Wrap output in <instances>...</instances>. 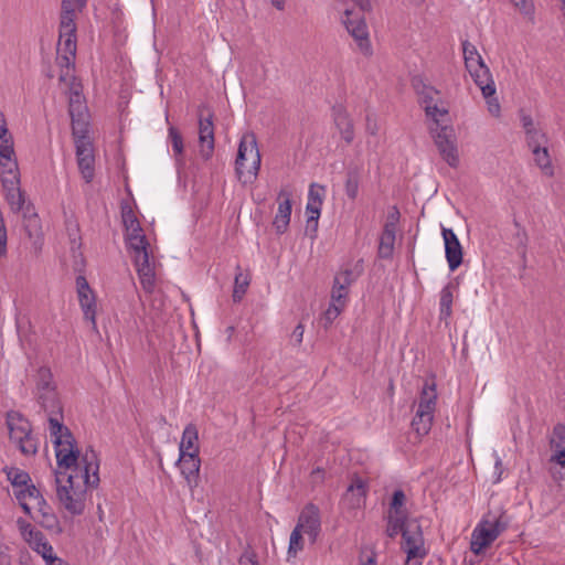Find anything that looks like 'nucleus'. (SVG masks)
Segmentation results:
<instances>
[{"mask_svg": "<svg viewBox=\"0 0 565 565\" xmlns=\"http://www.w3.org/2000/svg\"><path fill=\"white\" fill-rule=\"evenodd\" d=\"M74 461L60 465L56 458L55 470L56 498L60 507L70 515H82L88 501V490L99 484V460L93 449H86L82 456L72 443Z\"/></svg>", "mask_w": 565, "mask_h": 565, "instance_id": "nucleus-1", "label": "nucleus"}, {"mask_svg": "<svg viewBox=\"0 0 565 565\" xmlns=\"http://www.w3.org/2000/svg\"><path fill=\"white\" fill-rule=\"evenodd\" d=\"M34 396L46 413L51 441L54 445L55 457L60 465H68L74 461L72 443L74 437L71 430L63 424V407L53 380V373L49 366H40L33 375Z\"/></svg>", "mask_w": 565, "mask_h": 565, "instance_id": "nucleus-2", "label": "nucleus"}, {"mask_svg": "<svg viewBox=\"0 0 565 565\" xmlns=\"http://www.w3.org/2000/svg\"><path fill=\"white\" fill-rule=\"evenodd\" d=\"M507 529L508 520L504 512L489 511L471 533V552L476 555L482 554Z\"/></svg>", "mask_w": 565, "mask_h": 565, "instance_id": "nucleus-3", "label": "nucleus"}, {"mask_svg": "<svg viewBox=\"0 0 565 565\" xmlns=\"http://www.w3.org/2000/svg\"><path fill=\"white\" fill-rule=\"evenodd\" d=\"M262 163L257 139L254 132H246L242 136L235 160V171L244 183L253 182L259 172Z\"/></svg>", "mask_w": 565, "mask_h": 565, "instance_id": "nucleus-4", "label": "nucleus"}, {"mask_svg": "<svg viewBox=\"0 0 565 565\" xmlns=\"http://www.w3.org/2000/svg\"><path fill=\"white\" fill-rule=\"evenodd\" d=\"M0 181L10 210H21L24 203V192L20 186V171L15 153L0 157Z\"/></svg>", "mask_w": 565, "mask_h": 565, "instance_id": "nucleus-5", "label": "nucleus"}, {"mask_svg": "<svg viewBox=\"0 0 565 565\" xmlns=\"http://www.w3.org/2000/svg\"><path fill=\"white\" fill-rule=\"evenodd\" d=\"M7 427L10 441L25 456H34L39 449V439L33 434L32 425L22 414L11 411L7 414Z\"/></svg>", "mask_w": 565, "mask_h": 565, "instance_id": "nucleus-6", "label": "nucleus"}, {"mask_svg": "<svg viewBox=\"0 0 565 565\" xmlns=\"http://www.w3.org/2000/svg\"><path fill=\"white\" fill-rule=\"evenodd\" d=\"M437 404L436 384L426 382L420 391L415 416L411 423L418 438L426 436L433 426Z\"/></svg>", "mask_w": 565, "mask_h": 565, "instance_id": "nucleus-7", "label": "nucleus"}, {"mask_svg": "<svg viewBox=\"0 0 565 565\" xmlns=\"http://www.w3.org/2000/svg\"><path fill=\"white\" fill-rule=\"evenodd\" d=\"M401 548L406 553L405 565H420L427 555L420 524L408 521L402 534Z\"/></svg>", "mask_w": 565, "mask_h": 565, "instance_id": "nucleus-8", "label": "nucleus"}, {"mask_svg": "<svg viewBox=\"0 0 565 565\" xmlns=\"http://www.w3.org/2000/svg\"><path fill=\"white\" fill-rule=\"evenodd\" d=\"M430 134L441 158L451 168H457L459 166V152L454 127L437 124L436 127H430Z\"/></svg>", "mask_w": 565, "mask_h": 565, "instance_id": "nucleus-9", "label": "nucleus"}, {"mask_svg": "<svg viewBox=\"0 0 565 565\" xmlns=\"http://www.w3.org/2000/svg\"><path fill=\"white\" fill-rule=\"evenodd\" d=\"M214 114L203 106L199 109V156L203 161H209L214 153Z\"/></svg>", "mask_w": 565, "mask_h": 565, "instance_id": "nucleus-10", "label": "nucleus"}, {"mask_svg": "<svg viewBox=\"0 0 565 565\" xmlns=\"http://www.w3.org/2000/svg\"><path fill=\"white\" fill-rule=\"evenodd\" d=\"M74 137L78 170L85 182L89 183L95 177L94 146L90 139L86 136V132L78 134Z\"/></svg>", "mask_w": 565, "mask_h": 565, "instance_id": "nucleus-11", "label": "nucleus"}, {"mask_svg": "<svg viewBox=\"0 0 565 565\" xmlns=\"http://www.w3.org/2000/svg\"><path fill=\"white\" fill-rule=\"evenodd\" d=\"M341 21L356 41L360 51L365 55L371 54L367 26L362 15L353 10L345 9Z\"/></svg>", "mask_w": 565, "mask_h": 565, "instance_id": "nucleus-12", "label": "nucleus"}, {"mask_svg": "<svg viewBox=\"0 0 565 565\" xmlns=\"http://www.w3.org/2000/svg\"><path fill=\"white\" fill-rule=\"evenodd\" d=\"M70 88V106L68 111L72 118L73 135L87 132V125L85 121L86 106L84 104V97L81 93V85L76 81L71 84H64Z\"/></svg>", "mask_w": 565, "mask_h": 565, "instance_id": "nucleus-13", "label": "nucleus"}, {"mask_svg": "<svg viewBox=\"0 0 565 565\" xmlns=\"http://www.w3.org/2000/svg\"><path fill=\"white\" fill-rule=\"evenodd\" d=\"M76 291L79 306L83 310L84 318L90 322L94 330L97 329L96 324V299L93 290L90 289L87 279L79 275L76 277Z\"/></svg>", "mask_w": 565, "mask_h": 565, "instance_id": "nucleus-14", "label": "nucleus"}, {"mask_svg": "<svg viewBox=\"0 0 565 565\" xmlns=\"http://www.w3.org/2000/svg\"><path fill=\"white\" fill-rule=\"evenodd\" d=\"M302 533H306L312 543L316 542L321 531L320 510L313 503H308L299 514L297 525Z\"/></svg>", "mask_w": 565, "mask_h": 565, "instance_id": "nucleus-15", "label": "nucleus"}, {"mask_svg": "<svg viewBox=\"0 0 565 565\" xmlns=\"http://www.w3.org/2000/svg\"><path fill=\"white\" fill-rule=\"evenodd\" d=\"M278 209L273 221V226L277 234H284L290 223L291 216V192L282 188L280 189L278 196Z\"/></svg>", "mask_w": 565, "mask_h": 565, "instance_id": "nucleus-16", "label": "nucleus"}, {"mask_svg": "<svg viewBox=\"0 0 565 565\" xmlns=\"http://www.w3.org/2000/svg\"><path fill=\"white\" fill-rule=\"evenodd\" d=\"M441 235L445 243L446 259L450 270L457 269L462 263V247L451 228H441Z\"/></svg>", "mask_w": 565, "mask_h": 565, "instance_id": "nucleus-17", "label": "nucleus"}, {"mask_svg": "<svg viewBox=\"0 0 565 565\" xmlns=\"http://www.w3.org/2000/svg\"><path fill=\"white\" fill-rule=\"evenodd\" d=\"M178 463L180 465L181 475L184 477L190 490L199 486V473L201 468V459L199 454H180Z\"/></svg>", "mask_w": 565, "mask_h": 565, "instance_id": "nucleus-18", "label": "nucleus"}, {"mask_svg": "<svg viewBox=\"0 0 565 565\" xmlns=\"http://www.w3.org/2000/svg\"><path fill=\"white\" fill-rule=\"evenodd\" d=\"M142 288L152 292L156 282L154 264L150 260L149 254H143L134 259Z\"/></svg>", "mask_w": 565, "mask_h": 565, "instance_id": "nucleus-19", "label": "nucleus"}, {"mask_svg": "<svg viewBox=\"0 0 565 565\" xmlns=\"http://www.w3.org/2000/svg\"><path fill=\"white\" fill-rule=\"evenodd\" d=\"M324 195L326 188L323 185L312 183L309 186L308 202L306 206L308 214V223L315 222V224L317 225V222L320 217Z\"/></svg>", "mask_w": 565, "mask_h": 565, "instance_id": "nucleus-20", "label": "nucleus"}, {"mask_svg": "<svg viewBox=\"0 0 565 565\" xmlns=\"http://www.w3.org/2000/svg\"><path fill=\"white\" fill-rule=\"evenodd\" d=\"M476 85L481 89L483 97L495 95V84L489 67L482 63L468 71Z\"/></svg>", "mask_w": 565, "mask_h": 565, "instance_id": "nucleus-21", "label": "nucleus"}, {"mask_svg": "<svg viewBox=\"0 0 565 565\" xmlns=\"http://www.w3.org/2000/svg\"><path fill=\"white\" fill-rule=\"evenodd\" d=\"M332 116L341 138L347 143H351L354 139V126L348 111L342 106H335L332 109Z\"/></svg>", "mask_w": 565, "mask_h": 565, "instance_id": "nucleus-22", "label": "nucleus"}, {"mask_svg": "<svg viewBox=\"0 0 565 565\" xmlns=\"http://www.w3.org/2000/svg\"><path fill=\"white\" fill-rule=\"evenodd\" d=\"M13 213H22L23 215V227L29 238L39 237L41 235V221L39 215L35 213L34 207L24 200L21 210L12 211Z\"/></svg>", "mask_w": 565, "mask_h": 565, "instance_id": "nucleus-23", "label": "nucleus"}, {"mask_svg": "<svg viewBox=\"0 0 565 565\" xmlns=\"http://www.w3.org/2000/svg\"><path fill=\"white\" fill-rule=\"evenodd\" d=\"M364 266L363 259H359L355 262H350L345 264L334 276V280L337 284H342L348 286L358 280V278L363 274Z\"/></svg>", "mask_w": 565, "mask_h": 565, "instance_id": "nucleus-24", "label": "nucleus"}, {"mask_svg": "<svg viewBox=\"0 0 565 565\" xmlns=\"http://www.w3.org/2000/svg\"><path fill=\"white\" fill-rule=\"evenodd\" d=\"M395 237L394 222H386L379 241V257L390 258L393 255Z\"/></svg>", "mask_w": 565, "mask_h": 565, "instance_id": "nucleus-25", "label": "nucleus"}, {"mask_svg": "<svg viewBox=\"0 0 565 565\" xmlns=\"http://www.w3.org/2000/svg\"><path fill=\"white\" fill-rule=\"evenodd\" d=\"M180 454H199V431L194 424H188L183 429L179 445Z\"/></svg>", "mask_w": 565, "mask_h": 565, "instance_id": "nucleus-26", "label": "nucleus"}, {"mask_svg": "<svg viewBox=\"0 0 565 565\" xmlns=\"http://www.w3.org/2000/svg\"><path fill=\"white\" fill-rule=\"evenodd\" d=\"M457 285L448 282L440 291L439 298V319L447 321L452 315V302Z\"/></svg>", "mask_w": 565, "mask_h": 565, "instance_id": "nucleus-27", "label": "nucleus"}, {"mask_svg": "<svg viewBox=\"0 0 565 565\" xmlns=\"http://www.w3.org/2000/svg\"><path fill=\"white\" fill-rule=\"evenodd\" d=\"M367 493V486L361 478H354L349 486L345 499L350 500L352 508H360L365 500Z\"/></svg>", "mask_w": 565, "mask_h": 565, "instance_id": "nucleus-28", "label": "nucleus"}, {"mask_svg": "<svg viewBox=\"0 0 565 565\" xmlns=\"http://www.w3.org/2000/svg\"><path fill=\"white\" fill-rule=\"evenodd\" d=\"M74 61L75 55L57 53L56 63L60 67L58 79L62 84H71V82L76 81L74 76Z\"/></svg>", "mask_w": 565, "mask_h": 565, "instance_id": "nucleus-29", "label": "nucleus"}, {"mask_svg": "<svg viewBox=\"0 0 565 565\" xmlns=\"http://www.w3.org/2000/svg\"><path fill=\"white\" fill-rule=\"evenodd\" d=\"M413 86L419 96L422 105L427 106L440 100V93L435 87L425 83L422 78H415Z\"/></svg>", "mask_w": 565, "mask_h": 565, "instance_id": "nucleus-30", "label": "nucleus"}, {"mask_svg": "<svg viewBox=\"0 0 565 565\" xmlns=\"http://www.w3.org/2000/svg\"><path fill=\"white\" fill-rule=\"evenodd\" d=\"M14 140L9 131L4 114L0 111V157L14 154Z\"/></svg>", "mask_w": 565, "mask_h": 565, "instance_id": "nucleus-31", "label": "nucleus"}, {"mask_svg": "<svg viewBox=\"0 0 565 565\" xmlns=\"http://www.w3.org/2000/svg\"><path fill=\"white\" fill-rule=\"evenodd\" d=\"M14 497L19 501L20 507L24 513L31 515V507L29 505L28 500H33L35 502L43 495L41 494L40 490L30 482L25 488L14 490Z\"/></svg>", "mask_w": 565, "mask_h": 565, "instance_id": "nucleus-32", "label": "nucleus"}, {"mask_svg": "<svg viewBox=\"0 0 565 565\" xmlns=\"http://www.w3.org/2000/svg\"><path fill=\"white\" fill-rule=\"evenodd\" d=\"M3 472L8 481L11 483L13 491L25 488L31 482L30 475L17 467H4Z\"/></svg>", "mask_w": 565, "mask_h": 565, "instance_id": "nucleus-33", "label": "nucleus"}, {"mask_svg": "<svg viewBox=\"0 0 565 565\" xmlns=\"http://www.w3.org/2000/svg\"><path fill=\"white\" fill-rule=\"evenodd\" d=\"M532 153L536 166L542 170V172L547 177H553L554 169L547 147L535 146V149L532 150Z\"/></svg>", "mask_w": 565, "mask_h": 565, "instance_id": "nucleus-34", "label": "nucleus"}, {"mask_svg": "<svg viewBox=\"0 0 565 565\" xmlns=\"http://www.w3.org/2000/svg\"><path fill=\"white\" fill-rule=\"evenodd\" d=\"M462 52H463L465 65L468 71L473 67H477V65L484 63L481 55L478 53L476 46L472 43H470L469 41L462 42Z\"/></svg>", "mask_w": 565, "mask_h": 565, "instance_id": "nucleus-35", "label": "nucleus"}, {"mask_svg": "<svg viewBox=\"0 0 565 565\" xmlns=\"http://www.w3.org/2000/svg\"><path fill=\"white\" fill-rule=\"evenodd\" d=\"M360 188V173L356 170H350L347 172L344 182V192L347 196L354 201L359 195Z\"/></svg>", "mask_w": 565, "mask_h": 565, "instance_id": "nucleus-36", "label": "nucleus"}, {"mask_svg": "<svg viewBox=\"0 0 565 565\" xmlns=\"http://www.w3.org/2000/svg\"><path fill=\"white\" fill-rule=\"evenodd\" d=\"M408 521H406V515H397L387 513V526L386 534L390 537H395L398 533L403 534V531Z\"/></svg>", "mask_w": 565, "mask_h": 565, "instance_id": "nucleus-37", "label": "nucleus"}, {"mask_svg": "<svg viewBox=\"0 0 565 565\" xmlns=\"http://www.w3.org/2000/svg\"><path fill=\"white\" fill-rule=\"evenodd\" d=\"M127 244L132 252L134 259H137L143 254H149V243L145 234L130 237L127 239Z\"/></svg>", "mask_w": 565, "mask_h": 565, "instance_id": "nucleus-38", "label": "nucleus"}, {"mask_svg": "<svg viewBox=\"0 0 565 565\" xmlns=\"http://www.w3.org/2000/svg\"><path fill=\"white\" fill-rule=\"evenodd\" d=\"M248 286H249V276L247 274H243L242 271H238L235 275L234 290H233V296H232L234 302H239L243 299Z\"/></svg>", "mask_w": 565, "mask_h": 565, "instance_id": "nucleus-39", "label": "nucleus"}, {"mask_svg": "<svg viewBox=\"0 0 565 565\" xmlns=\"http://www.w3.org/2000/svg\"><path fill=\"white\" fill-rule=\"evenodd\" d=\"M514 8L531 23L535 21V6L533 0H510Z\"/></svg>", "mask_w": 565, "mask_h": 565, "instance_id": "nucleus-40", "label": "nucleus"}, {"mask_svg": "<svg viewBox=\"0 0 565 565\" xmlns=\"http://www.w3.org/2000/svg\"><path fill=\"white\" fill-rule=\"evenodd\" d=\"M76 15L77 13L74 12H61L60 34L71 35V33H76Z\"/></svg>", "mask_w": 565, "mask_h": 565, "instance_id": "nucleus-41", "label": "nucleus"}, {"mask_svg": "<svg viewBox=\"0 0 565 565\" xmlns=\"http://www.w3.org/2000/svg\"><path fill=\"white\" fill-rule=\"evenodd\" d=\"M406 502V495L403 490H395L392 495V501L390 504V509L387 513L397 514V515H406L404 510V505Z\"/></svg>", "mask_w": 565, "mask_h": 565, "instance_id": "nucleus-42", "label": "nucleus"}, {"mask_svg": "<svg viewBox=\"0 0 565 565\" xmlns=\"http://www.w3.org/2000/svg\"><path fill=\"white\" fill-rule=\"evenodd\" d=\"M57 53L76 55V33H71V35L60 34Z\"/></svg>", "mask_w": 565, "mask_h": 565, "instance_id": "nucleus-43", "label": "nucleus"}, {"mask_svg": "<svg viewBox=\"0 0 565 565\" xmlns=\"http://www.w3.org/2000/svg\"><path fill=\"white\" fill-rule=\"evenodd\" d=\"M303 548L302 532L295 527L290 534L288 546V558L296 557L297 554Z\"/></svg>", "mask_w": 565, "mask_h": 565, "instance_id": "nucleus-44", "label": "nucleus"}, {"mask_svg": "<svg viewBox=\"0 0 565 565\" xmlns=\"http://www.w3.org/2000/svg\"><path fill=\"white\" fill-rule=\"evenodd\" d=\"M349 297V287L342 284H337L333 280V287L331 292V301L340 303L345 307Z\"/></svg>", "mask_w": 565, "mask_h": 565, "instance_id": "nucleus-45", "label": "nucleus"}, {"mask_svg": "<svg viewBox=\"0 0 565 565\" xmlns=\"http://www.w3.org/2000/svg\"><path fill=\"white\" fill-rule=\"evenodd\" d=\"M526 141H527V146L530 147V149L534 150L535 146H539V147L546 146L547 138H546V135L542 130L536 128L534 130L527 131Z\"/></svg>", "mask_w": 565, "mask_h": 565, "instance_id": "nucleus-46", "label": "nucleus"}, {"mask_svg": "<svg viewBox=\"0 0 565 565\" xmlns=\"http://www.w3.org/2000/svg\"><path fill=\"white\" fill-rule=\"evenodd\" d=\"M344 306L332 302L329 305L327 310L323 313L324 328H328L342 312Z\"/></svg>", "mask_w": 565, "mask_h": 565, "instance_id": "nucleus-47", "label": "nucleus"}, {"mask_svg": "<svg viewBox=\"0 0 565 565\" xmlns=\"http://www.w3.org/2000/svg\"><path fill=\"white\" fill-rule=\"evenodd\" d=\"M169 138L171 140L173 152L177 157H181L183 154V139L181 134L175 128L169 129Z\"/></svg>", "mask_w": 565, "mask_h": 565, "instance_id": "nucleus-48", "label": "nucleus"}, {"mask_svg": "<svg viewBox=\"0 0 565 565\" xmlns=\"http://www.w3.org/2000/svg\"><path fill=\"white\" fill-rule=\"evenodd\" d=\"M438 103L439 102H435L424 107L426 115L434 120L433 127H436V125L439 124V117H443L448 113L447 109L440 108Z\"/></svg>", "mask_w": 565, "mask_h": 565, "instance_id": "nucleus-49", "label": "nucleus"}, {"mask_svg": "<svg viewBox=\"0 0 565 565\" xmlns=\"http://www.w3.org/2000/svg\"><path fill=\"white\" fill-rule=\"evenodd\" d=\"M39 522L41 523L42 526H44L47 530L61 531V529L58 526V520H57L56 515L54 514L53 510L47 513L41 514L39 518Z\"/></svg>", "mask_w": 565, "mask_h": 565, "instance_id": "nucleus-50", "label": "nucleus"}, {"mask_svg": "<svg viewBox=\"0 0 565 565\" xmlns=\"http://www.w3.org/2000/svg\"><path fill=\"white\" fill-rule=\"evenodd\" d=\"M88 0H62V11L78 13L86 7Z\"/></svg>", "mask_w": 565, "mask_h": 565, "instance_id": "nucleus-51", "label": "nucleus"}, {"mask_svg": "<svg viewBox=\"0 0 565 565\" xmlns=\"http://www.w3.org/2000/svg\"><path fill=\"white\" fill-rule=\"evenodd\" d=\"M34 552L40 554L43 557V559L45 561V563H47L51 558H53L55 556L53 547L47 542L46 539L40 544V546L36 550H34Z\"/></svg>", "mask_w": 565, "mask_h": 565, "instance_id": "nucleus-52", "label": "nucleus"}, {"mask_svg": "<svg viewBox=\"0 0 565 565\" xmlns=\"http://www.w3.org/2000/svg\"><path fill=\"white\" fill-rule=\"evenodd\" d=\"M379 130L380 126L376 118L373 115L367 114L365 117V132L371 137H376Z\"/></svg>", "mask_w": 565, "mask_h": 565, "instance_id": "nucleus-53", "label": "nucleus"}, {"mask_svg": "<svg viewBox=\"0 0 565 565\" xmlns=\"http://www.w3.org/2000/svg\"><path fill=\"white\" fill-rule=\"evenodd\" d=\"M17 527H18L22 539H25L26 536H31L33 531L36 530L30 522H28L25 519H22V518H19L17 520Z\"/></svg>", "mask_w": 565, "mask_h": 565, "instance_id": "nucleus-54", "label": "nucleus"}, {"mask_svg": "<svg viewBox=\"0 0 565 565\" xmlns=\"http://www.w3.org/2000/svg\"><path fill=\"white\" fill-rule=\"evenodd\" d=\"M122 222L125 228L140 225L136 214L131 209H122Z\"/></svg>", "mask_w": 565, "mask_h": 565, "instance_id": "nucleus-55", "label": "nucleus"}, {"mask_svg": "<svg viewBox=\"0 0 565 565\" xmlns=\"http://www.w3.org/2000/svg\"><path fill=\"white\" fill-rule=\"evenodd\" d=\"M23 540L34 551L40 546V544L45 540V537L41 531L34 530L33 533L31 534V536H26Z\"/></svg>", "mask_w": 565, "mask_h": 565, "instance_id": "nucleus-56", "label": "nucleus"}, {"mask_svg": "<svg viewBox=\"0 0 565 565\" xmlns=\"http://www.w3.org/2000/svg\"><path fill=\"white\" fill-rule=\"evenodd\" d=\"M484 98L487 100L488 111L493 117H499L500 116V111H501V107H500V104H499L498 99L494 97V95H490V96L484 97Z\"/></svg>", "mask_w": 565, "mask_h": 565, "instance_id": "nucleus-57", "label": "nucleus"}, {"mask_svg": "<svg viewBox=\"0 0 565 565\" xmlns=\"http://www.w3.org/2000/svg\"><path fill=\"white\" fill-rule=\"evenodd\" d=\"M305 327L302 323H298L291 333V339L296 345H300L303 339Z\"/></svg>", "mask_w": 565, "mask_h": 565, "instance_id": "nucleus-58", "label": "nucleus"}, {"mask_svg": "<svg viewBox=\"0 0 565 565\" xmlns=\"http://www.w3.org/2000/svg\"><path fill=\"white\" fill-rule=\"evenodd\" d=\"M554 435L559 439L557 447L565 446V425L557 424L553 429Z\"/></svg>", "mask_w": 565, "mask_h": 565, "instance_id": "nucleus-59", "label": "nucleus"}, {"mask_svg": "<svg viewBox=\"0 0 565 565\" xmlns=\"http://www.w3.org/2000/svg\"><path fill=\"white\" fill-rule=\"evenodd\" d=\"M34 503H35V508L38 509V512L40 515L53 510L51 508V505L46 502L44 497L39 498V500H36Z\"/></svg>", "mask_w": 565, "mask_h": 565, "instance_id": "nucleus-60", "label": "nucleus"}, {"mask_svg": "<svg viewBox=\"0 0 565 565\" xmlns=\"http://www.w3.org/2000/svg\"><path fill=\"white\" fill-rule=\"evenodd\" d=\"M551 461L565 468V445L551 457Z\"/></svg>", "mask_w": 565, "mask_h": 565, "instance_id": "nucleus-61", "label": "nucleus"}, {"mask_svg": "<svg viewBox=\"0 0 565 565\" xmlns=\"http://www.w3.org/2000/svg\"><path fill=\"white\" fill-rule=\"evenodd\" d=\"M238 565H258V563L253 554L245 553L239 557Z\"/></svg>", "mask_w": 565, "mask_h": 565, "instance_id": "nucleus-62", "label": "nucleus"}, {"mask_svg": "<svg viewBox=\"0 0 565 565\" xmlns=\"http://www.w3.org/2000/svg\"><path fill=\"white\" fill-rule=\"evenodd\" d=\"M140 235H143V232H142V228L140 225L126 228V241L132 236H140Z\"/></svg>", "mask_w": 565, "mask_h": 565, "instance_id": "nucleus-63", "label": "nucleus"}, {"mask_svg": "<svg viewBox=\"0 0 565 565\" xmlns=\"http://www.w3.org/2000/svg\"><path fill=\"white\" fill-rule=\"evenodd\" d=\"M522 125H523V128L525 130V135L527 134L529 130L536 129V127L534 126V122H533V120H532V118L530 116H523L522 117Z\"/></svg>", "mask_w": 565, "mask_h": 565, "instance_id": "nucleus-64", "label": "nucleus"}]
</instances>
